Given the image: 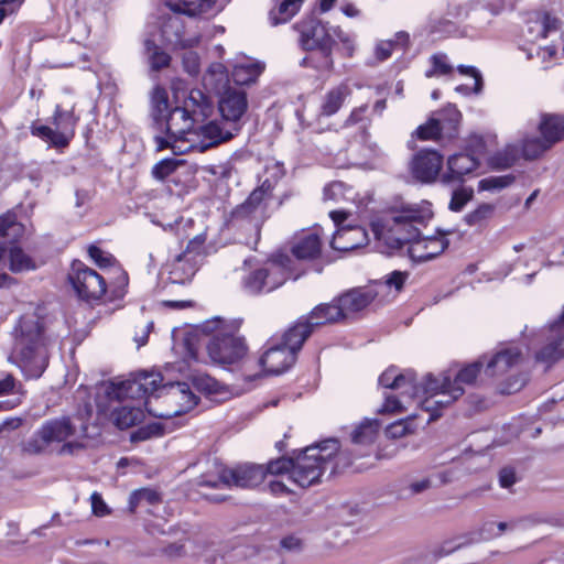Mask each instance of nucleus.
Masks as SVG:
<instances>
[{"label": "nucleus", "mask_w": 564, "mask_h": 564, "mask_svg": "<svg viewBox=\"0 0 564 564\" xmlns=\"http://www.w3.org/2000/svg\"><path fill=\"white\" fill-rule=\"evenodd\" d=\"M323 195L324 200L326 202H356L355 191L343 182H333L328 184L325 186Z\"/></svg>", "instance_id": "nucleus-46"}, {"label": "nucleus", "mask_w": 564, "mask_h": 564, "mask_svg": "<svg viewBox=\"0 0 564 564\" xmlns=\"http://www.w3.org/2000/svg\"><path fill=\"white\" fill-rule=\"evenodd\" d=\"M564 358V305L561 313L541 330V347L535 360L547 367Z\"/></svg>", "instance_id": "nucleus-16"}, {"label": "nucleus", "mask_w": 564, "mask_h": 564, "mask_svg": "<svg viewBox=\"0 0 564 564\" xmlns=\"http://www.w3.org/2000/svg\"><path fill=\"white\" fill-rule=\"evenodd\" d=\"M122 381L102 383L100 389L105 392V394L110 400L126 401V403H123L122 405L115 408L111 413L113 424L117 427L124 430V429H129V427L142 422V420L144 419V411L141 406V400L143 398H134V399H132L130 397L116 398L115 395H110L106 391V388L108 384H119Z\"/></svg>", "instance_id": "nucleus-21"}, {"label": "nucleus", "mask_w": 564, "mask_h": 564, "mask_svg": "<svg viewBox=\"0 0 564 564\" xmlns=\"http://www.w3.org/2000/svg\"><path fill=\"white\" fill-rule=\"evenodd\" d=\"M173 11L162 23L160 35L162 41L171 44L175 47H193L199 43L198 36L184 37V23L183 19L178 14L180 11L171 9Z\"/></svg>", "instance_id": "nucleus-24"}, {"label": "nucleus", "mask_w": 564, "mask_h": 564, "mask_svg": "<svg viewBox=\"0 0 564 564\" xmlns=\"http://www.w3.org/2000/svg\"><path fill=\"white\" fill-rule=\"evenodd\" d=\"M304 0H276V8L270 11L273 25L290 21L301 9Z\"/></svg>", "instance_id": "nucleus-44"}, {"label": "nucleus", "mask_w": 564, "mask_h": 564, "mask_svg": "<svg viewBox=\"0 0 564 564\" xmlns=\"http://www.w3.org/2000/svg\"><path fill=\"white\" fill-rule=\"evenodd\" d=\"M280 545L286 551L296 552L302 549L303 542L296 535H288L280 541Z\"/></svg>", "instance_id": "nucleus-63"}, {"label": "nucleus", "mask_w": 564, "mask_h": 564, "mask_svg": "<svg viewBox=\"0 0 564 564\" xmlns=\"http://www.w3.org/2000/svg\"><path fill=\"white\" fill-rule=\"evenodd\" d=\"M558 19L550 14H535L527 23L523 31L524 44L532 45L540 39H545L550 33L558 28Z\"/></svg>", "instance_id": "nucleus-31"}, {"label": "nucleus", "mask_w": 564, "mask_h": 564, "mask_svg": "<svg viewBox=\"0 0 564 564\" xmlns=\"http://www.w3.org/2000/svg\"><path fill=\"white\" fill-rule=\"evenodd\" d=\"M553 145L541 135V138H525L521 145L509 144L503 150L498 151L489 159V164L494 169H508L517 160L521 150L522 155L527 160H534L540 158L543 153L550 150Z\"/></svg>", "instance_id": "nucleus-17"}, {"label": "nucleus", "mask_w": 564, "mask_h": 564, "mask_svg": "<svg viewBox=\"0 0 564 564\" xmlns=\"http://www.w3.org/2000/svg\"><path fill=\"white\" fill-rule=\"evenodd\" d=\"M378 381L383 388L399 391L398 395L387 394L384 397V402L379 409L380 413H402L412 408L422 410L415 397L422 394L423 380L416 384L412 371L402 372L395 367H390L380 375Z\"/></svg>", "instance_id": "nucleus-9"}, {"label": "nucleus", "mask_w": 564, "mask_h": 564, "mask_svg": "<svg viewBox=\"0 0 564 564\" xmlns=\"http://www.w3.org/2000/svg\"><path fill=\"white\" fill-rule=\"evenodd\" d=\"M443 156L435 150H422L416 153L411 163L413 176L422 183L434 182L440 176Z\"/></svg>", "instance_id": "nucleus-23"}, {"label": "nucleus", "mask_w": 564, "mask_h": 564, "mask_svg": "<svg viewBox=\"0 0 564 564\" xmlns=\"http://www.w3.org/2000/svg\"><path fill=\"white\" fill-rule=\"evenodd\" d=\"M379 296V291L372 285L367 288L354 289L337 297L338 305L344 318L352 313L366 308L375 299Z\"/></svg>", "instance_id": "nucleus-25"}, {"label": "nucleus", "mask_w": 564, "mask_h": 564, "mask_svg": "<svg viewBox=\"0 0 564 564\" xmlns=\"http://www.w3.org/2000/svg\"><path fill=\"white\" fill-rule=\"evenodd\" d=\"M89 257L94 260L96 264L100 268H107L111 265L113 259L111 256L105 253L101 249L96 246H90L88 249Z\"/></svg>", "instance_id": "nucleus-60"}, {"label": "nucleus", "mask_w": 564, "mask_h": 564, "mask_svg": "<svg viewBox=\"0 0 564 564\" xmlns=\"http://www.w3.org/2000/svg\"><path fill=\"white\" fill-rule=\"evenodd\" d=\"M77 121L73 109L64 110L57 106L52 120L53 127L34 126L32 133L52 147L65 148L75 135Z\"/></svg>", "instance_id": "nucleus-15"}, {"label": "nucleus", "mask_w": 564, "mask_h": 564, "mask_svg": "<svg viewBox=\"0 0 564 564\" xmlns=\"http://www.w3.org/2000/svg\"><path fill=\"white\" fill-rule=\"evenodd\" d=\"M264 69V64L249 57H240L232 66V79L237 85H249L257 80Z\"/></svg>", "instance_id": "nucleus-34"}, {"label": "nucleus", "mask_w": 564, "mask_h": 564, "mask_svg": "<svg viewBox=\"0 0 564 564\" xmlns=\"http://www.w3.org/2000/svg\"><path fill=\"white\" fill-rule=\"evenodd\" d=\"M310 336V328L303 324H294L280 339L272 340L269 348L259 359V365L267 375H280L291 368L296 354Z\"/></svg>", "instance_id": "nucleus-10"}, {"label": "nucleus", "mask_w": 564, "mask_h": 564, "mask_svg": "<svg viewBox=\"0 0 564 564\" xmlns=\"http://www.w3.org/2000/svg\"><path fill=\"white\" fill-rule=\"evenodd\" d=\"M350 94L351 87L347 82L329 89L321 99L317 118L337 113Z\"/></svg>", "instance_id": "nucleus-32"}, {"label": "nucleus", "mask_w": 564, "mask_h": 564, "mask_svg": "<svg viewBox=\"0 0 564 564\" xmlns=\"http://www.w3.org/2000/svg\"><path fill=\"white\" fill-rule=\"evenodd\" d=\"M332 37L335 36L337 39L341 54L345 57H352L357 48L356 35L340 28H332Z\"/></svg>", "instance_id": "nucleus-53"}, {"label": "nucleus", "mask_w": 564, "mask_h": 564, "mask_svg": "<svg viewBox=\"0 0 564 564\" xmlns=\"http://www.w3.org/2000/svg\"><path fill=\"white\" fill-rule=\"evenodd\" d=\"M408 42L409 35L404 32L397 33L394 40H381L377 42L373 48L375 62L381 63L387 61L395 50L404 47Z\"/></svg>", "instance_id": "nucleus-43"}, {"label": "nucleus", "mask_w": 564, "mask_h": 564, "mask_svg": "<svg viewBox=\"0 0 564 564\" xmlns=\"http://www.w3.org/2000/svg\"><path fill=\"white\" fill-rule=\"evenodd\" d=\"M368 235L360 226L339 227L333 236L330 246L338 251H350L365 246Z\"/></svg>", "instance_id": "nucleus-29"}, {"label": "nucleus", "mask_w": 564, "mask_h": 564, "mask_svg": "<svg viewBox=\"0 0 564 564\" xmlns=\"http://www.w3.org/2000/svg\"><path fill=\"white\" fill-rule=\"evenodd\" d=\"M409 274L404 271H393L386 275L384 280L372 283V288L379 291L380 301L394 297L404 286Z\"/></svg>", "instance_id": "nucleus-36"}, {"label": "nucleus", "mask_w": 564, "mask_h": 564, "mask_svg": "<svg viewBox=\"0 0 564 564\" xmlns=\"http://www.w3.org/2000/svg\"><path fill=\"white\" fill-rule=\"evenodd\" d=\"M147 502L151 506L161 502V494L153 488H140L131 492L129 497V509L134 512L138 505Z\"/></svg>", "instance_id": "nucleus-50"}, {"label": "nucleus", "mask_w": 564, "mask_h": 564, "mask_svg": "<svg viewBox=\"0 0 564 564\" xmlns=\"http://www.w3.org/2000/svg\"><path fill=\"white\" fill-rule=\"evenodd\" d=\"M20 392L12 375L6 373L0 378V395Z\"/></svg>", "instance_id": "nucleus-62"}, {"label": "nucleus", "mask_w": 564, "mask_h": 564, "mask_svg": "<svg viewBox=\"0 0 564 564\" xmlns=\"http://www.w3.org/2000/svg\"><path fill=\"white\" fill-rule=\"evenodd\" d=\"M521 51L525 53L528 59L536 61V63L543 68L547 69L556 64L558 59V52L555 45H521Z\"/></svg>", "instance_id": "nucleus-35"}, {"label": "nucleus", "mask_w": 564, "mask_h": 564, "mask_svg": "<svg viewBox=\"0 0 564 564\" xmlns=\"http://www.w3.org/2000/svg\"><path fill=\"white\" fill-rule=\"evenodd\" d=\"M514 181V177L510 174L500 176H488L478 182L479 192H499L510 186Z\"/></svg>", "instance_id": "nucleus-52"}, {"label": "nucleus", "mask_w": 564, "mask_h": 564, "mask_svg": "<svg viewBox=\"0 0 564 564\" xmlns=\"http://www.w3.org/2000/svg\"><path fill=\"white\" fill-rule=\"evenodd\" d=\"M321 238L317 228L301 232L292 246V253L297 259H314L321 252Z\"/></svg>", "instance_id": "nucleus-33"}, {"label": "nucleus", "mask_w": 564, "mask_h": 564, "mask_svg": "<svg viewBox=\"0 0 564 564\" xmlns=\"http://www.w3.org/2000/svg\"><path fill=\"white\" fill-rule=\"evenodd\" d=\"M283 263L278 260L269 261L264 267L250 272L243 279V288L250 294L270 292L282 285L288 279Z\"/></svg>", "instance_id": "nucleus-18"}, {"label": "nucleus", "mask_w": 564, "mask_h": 564, "mask_svg": "<svg viewBox=\"0 0 564 564\" xmlns=\"http://www.w3.org/2000/svg\"><path fill=\"white\" fill-rule=\"evenodd\" d=\"M540 133L554 145L564 139V116L544 115L539 124Z\"/></svg>", "instance_id": "nucleus-41"}, {"label": "nucleus", "mask_w": 564, "mask_h": 564, "mask_svg": "<svg viewBox=\"0 0 564 564\" xmlns=\"http://www.w3.org/2000/svg\"><path fill=\"white\" fill-rule=\"evenodd\" d=\"M91 501V510L93 513L97 517H105L110 513V509L107 503L104 501L102 497L98 492H93L90 496Z\"/></svg>", "instance_id": "nucleus-61"}, {"label": "nucleus", "mask_w": 564, "mask_h": 564, "mask_svg": "<svg viewBox=\"0 0 564 564\" xmlns=\"http://www.w3.org/2000/svg\"><path fill=\"white\" fill-rule=\"evenodd\" d=\"M204 243L205 237L198 235L188 242L185 251L174 258L170 271L173 282L185 283L194 276L203 257Z\"/></svg>", "instance_id": "nucleus-19"}, {"label": "nucleus", "mask_w": 564, "mask_h": 564, "mask_svg": "<svg viewBox=\"0 0 564 564\" xmlns=\"http://www.w3.org/2000/svg\"><path fill=\"white\" fill-rule=\"evenodd\" d=\"M457 69L462 75L471 77L474 80V85L473 87H469L467 85H458L456 86L455 91L463 95H469L471 91L475 94H479L482 88V77L480 73L473 66L459 65Z\"/></svg>", "instance_id": "nucleus-51"}, {"label": "nucleus", "mask_w": 564, "mask_h": 564, "mask_svg": "<svg viewBox=\"0 0 564 564\" xmlns=\"http://www.w3.org/2000/svg\"><path fill=\"white\" fill-rule=\"evenodd\" d=\"M150 98V113L152 119L155 122V126L159 124L167 113L173 109L170 105L169 93L167 90L156 85L152 88L149 95Z\"/></svg>", "instance_id": "nucleus-37"}, {"label": "nucleus", "mask_w": 564, "mask_h": 564, "mask_svg": "<svg viewBox=\"0 0 564 564\" xmlns=\"http://www.w3.org/2000/svg\"><path fill=\"white\" fill-rule=\"evenodd\" d=\"M184 70L191 76H197L200 72V58L194 51H187L182 56Z\"/></svg>", "instance_id": "nucleus-58"}, {"label": "nucleus", "mask_w": 564, "mask_h": 564, "mask_svg": "<svg viewBox=\"0 0 564 564\" xmlns=\"http://www.w3.org/2000/svg\"><path fill=\"white\" fill-rule=\"evenodd\" d=\"M485 365V358L466 365L458 371L447 370L437 376L429 373L423 378L422 394L415 398L423 411L430 413L431 422L441 412L465 393V387L473 386Z\"/></svg>", "instance_id": "nucleus-4"}, {"label": "nucleus", "mask_w": 564, "mask_h": 564, "mask_svg": "<svg viewBox=\"0 0 564 564\" xmlns=\"http://www.w3.org/2000/svg\"><path fill=\"white\" fill-rule=\"evenodd\" d=\"M240 324L219 317L207 319L194 328L195 335L210 337L207 352L213 362L229 366L245 359L248 347L245 338L239 335Z\"/></svg>", "instance_id": "nucleus-8"}, {"label": "nucleus", "mask_w": 564, "mask_h": 564, "mask_svg": "<svg viewBox=\"0 0 564 564\" xmlns=\"http://www.w3.org/2000/svg\"><path fill=\"white\" fill-rule=\"evenodd\" d=\"M159 372H140L119 384H108L106 391L116 398H145L149 414L161 419L182 415L197 405V397L187 383H162Z\"/></svg>", "instance_id": "nucleus-2"}, {"label": "nucleus", "mask_w": 564, "mask_h": 564, "mask_svg": "<svg viewBox=\"0 0 564 564\" xmlns=\"http://www.w3.org/2000/svg\"><path fill=\"white\" fill-rule=\"evenodd\" d=\"M178 100V95H176ZM178 102V101H176ZM213 112V105L199 89L189 90L159 124L153 135L154 148L158 152L170 149L180 154L176 147L188 145L189 132L195 123L206 120Z\"/></svg>", "instance_id": "nucleus-3"}, {"label": "nucleus", "mask_w": 564, "mask_h": 564, "mask_svg": "<svg viewBox=\"0 0 564 564\" xmlns=\"http://www.w3.org/2000/svg\"><path fill=\"white\" fill-rule=\"evenodd\" d=\"M296 29L300 33L302 47L314 51L308 57L304 58V63L321 70L330 69L333 67L332 28L314 17H307L296 24Z\"/></svg>", "instance_id": "nucleus-11"}, {"label": "nucleus", "mask_w": 564, "mask_h": 564, "mask_svg": "<svg viewBox=\"0 0 564 564\" xmlns=\"http://www.w3.org/2000/svg\"><path fill=\"white\" fill-rule=\"evenodd\" d=\"M380 423L376 419H365L355 429L351 440L355 444H371L378 436Z\"/></svg>", "instance_id": "nucleus-45"}, {"label": "nucleus", "mask_w": 564, "mask_h": 564, "mask_svg": "<svg viewBox=\"0 0 564 564\" xmlns=\"http://www.w3.org/2000/svg\"><path fill=\"white\" fill-rule=\"evenodd\" d=\"M264 185L265 183L249 195L241 206V213L251 215L253 218L264 217L268 207V191L270 184H268L267 188H264Z\"/></svg>", "instance_id": "nucleus-40"}, {"label": "nucleus", "mask_w": 564, "mask_h": 564, "mask_svg": "<svg viewBox=\"0 0 564 564\" xmlns=\"http://www.w3.org/2000/svg\"><path fill=\"white\" fill-rule=\"evenodd\" d=\"M471 188L462 187L454 191L449 202V209L453 212L462 210L463 207L471 199Z\"/></svg>", "instance_id": "nucleus-57"}, {"label": "nucleus", "mask_w": 564, "mask_h": 564, "mask_svg": "<svg viewBox=\"0 0 564 564\" xmlns=\"http://www.w3.org/2000/svg\"><path fill=\"white\" fill-rule=\"evenodd\" d=\"M338 456V441L330 438L307 446L294 459L282 457L270 462L267 469L271 475L286 474L293 484L306 488L318 482L326 469L332 468L335 471Z\"/></svg>", "instance_id": "nucleus-5"}, {"label": "nucleus", "mask_w": 564, "mask_h": 564, "mask_svg": "<svg viewBox=\"0 0 564 564\" xmlns=\"http://www.w3.org/2000/svg\"><path fill=\"white\" fill-rule=\"evenodd\" d=\"M521 356V350L517 347L500 349L486 361L485 373L492 378L503 377L519 365Z\"/></svg>", "instance_id": "nucleus-26"}, {"label": "nucleus", "mask_w": 564, "mask_h": 564, "mask_svg": "<svg viewBox=\"0 0 564 564\" xmlns=\"http://www.w3.org/2000/svg\"><path fill=\"white\" fill-rule=\"evenodd\" d=\"M237 131L229 124L210 120L208 122L200 121L195 123L194 130L189 132L187 141L188 145L176 147L178 153H187L191 151L204 152L209 148L216 147L223 142L230 140Z\"/></svg>", "instance_id": "nucleus-14"}, {"label": "nucleus", "mask_w": 564, "mask_h": 564, "mask_svg": "<svg viewBox=\"0 0 564 564\" xmlns=\"http://www.w3.org/2000/svg\"><path fill=\"white\" fill-rule=\"evenodd\" d=\"M416 414H411L406 419L399 420L387 426L386 429V435L389 438H401L408 434H411L414 432L415 427L412 423V417Z\"/></svg>", "instance_id": "nucleus-54"}, {"label": "nucleus", "mask_w": 564, "mask_h": 564, "mask_svg": "<svg viewBox=\"0 0 564 564\" xmlns=\"http://www.w3.org/2000/svg\"><path fill=\"white\" fill-rule=\"evenodd\" d=\"M268 469L258 465H241L219 471V482L226 487L249 488L261 484Z\"/></svg>", "instance_id": "nucleus-22"}, {"label": "nucleus", "mask_w": 564, "mask_h": 564, "mask_svg": "<svg viewBox=\"0 0 564 564\" xmlns=\"http://www.w3.org/2000/svg\"><path fill=\"white\" fill-rule=\"evenodd\" d=\"M527 382L522 373H511L506 380L499 383V391L503 394H511L521 390Z\"/></svg>", "instance_id": "nucleus-55"}, {"label": "nucleus", "mask_w": 564, "mask_h": 564, "mask_svg": "<svg viewBox=\"0 0 564 564\" xmlns=\"http://www.w3.org/2000/svg\"><path fill=\"white\" fill-rule=\"evenodd\" d=\"M161 429L158 424H150L145 427H141L131 434L132 442L145 441L151 436L161 435Z\"/></svg>", "instance_id": "nucleus-59"}, {"label": "nucleus", "mask_w": 564, "mask_h": 564, "mask_svg": "<svg viewBox=\"0 0 564 564\" xmlns=\"http://www.w3.org/2000/svg\"><path fill=\"white\" fill-rule=\"evenodd\" d=\"M430 68L425 70L427 78L449 76L454 72V67L448 62L447 55L443 53L432 55L430 57Z\"/></svg>", "instance_id": "nucleus-49"}, {"label": "nucleus", "mask_w": 564, "mask_h": 564, "mask_svg": "<svg viewBox=\"0 0 564 564\" xmlns=\"http://www.w3.org/2000/svg\"><path fill=\"white\" fill-rule=\"evenodd\" d=\"M70 282L76 290L77 294L86 301H98L104 296L108 301L121 299L124 295V284L127 278L122 275L121 285L110 288L108 290L106 279L97 273L95 270L85 267L82 263L74 264Z\"/></svg>", "instance_id": "nucleus-13"}, {"label": "nucleus", "mask_w": 564, "mask_h": 564, "mask_svg": "<svg viewBox=\"0 0 564 564\" xmlns=\"http://www.w3.org/2000/svg\"><path fill=\"white\" fill-rule=\"evenodd\" d=\"M87 437V424L82 417L63 416L43 423L23 449L35 455L44 453L53 444H62L59 454L70 455L86 446Z\"/></svg>", "instance_id": "nucleus-7"}, {"label": "nucleus", "mask_w": 564, "mask_h": 564, "mask_svg": "<svg viewBox=\"0 0 564 564\" xmlns=\"http://www.w3.org/2000/svg\"><path fill=\"white\" fill-rule=\"evenodd\" d=\"M12 336L9 361L19 367L25 378H40L48 365L47 337L42 319L33 313L21 316Z\"/></svg>", "instance_id": "nucleus-6"}, {"label": "nucleus", "mask_w": 564, "mask_h": 564, "mask_svg": "<svg viewBox=\"0 0 564 564\" xmlns=\"http://www.w3.org/2000/svg\"><path fill=\"white\" fill-rule=\"evenodd\" d=\"M248 108L246 91L241 88L227 87L218 95V109L223 121L238 132L240 120Z\"/></svg>", "instance_id": "nucleus-20"}, {"label": "nucleus", "mask_w": 564, "mask_h": 564, "mask_svg": "<svg viewBox=\"0 0 564 564\" xmlns=\"http://www.w3.org/2000/svg\"><path fill=\"white\" fill-rule=\"evenodd\" d=\"M181 164V161L174 159H164L158 162L152 169V175L156 180H164L169 175H171L177 166Z\"/></svg>", "instance_id": "nucleus-56"}, {"label": "nucleus", "mask_w": 564, "mask_h": 564, "mask_svg": "<svg viewBox=\"0 0 564 564\" xmlns=\"http://www.w3.org/2000/svg\"><path fill=\"white\" fill-rule=\"evenodd\" d=\"M215 3L216 0H177L170 7L184 14L195 17L208 12Z\"/></svg>", "instance_id": "nucleus-47"}, {"label": "nucleus", "mask_w": 564, "mask_h": 564, "mask_svg": "<svg viewBox=\"0 0 564 564\" xmlns=\"http://www.w3.org/2000/svg\"><path fill=\"white\" fill-rule=\"evenodd\" d=\"M23 225L18 223L15 216L7 214L0 217V288L6 286L9 276L3 271L7 267L4 254L9 253V268L12 272H22L34 268L32 259L26 256L14 242L22 237Z\"/></svg>", "instance_id": "nucleus-12"}, {"label": "nucleus", "mask_w": 564, "mask_h": 564, "mask_svg": "<svg viewBox=\"0 0 564 564\" xmlns=\"http://www.w3.org/2000/svg\"><path fill=\"white\" fill-rule=\"evenodd\" d=\"M229 78L226 67L221 63H212L203 76V84L206 89L221 94L229 86Z\"/></svg>", "instance_id": "nucleus-38"}, {"label": "nucleus", "mask_w": 564, "mask_h": 564, "mask_svg": "<svg viewBox=\"0 0 564 564\" xmlns=\"http://www.w3.org/2000/svg\"><path fill=\"white\" fill-rule=\"evenodd\" d=\"M479 166L478 160L467 153H457L448 158L447 170L442 174L444 184L458 183L464 176L474 172Z\"/></svg>", "instance_id": "nucleus-27"}, {"label": "nucleus", "mask_w": 564, "mask_h": 564, "mask_svg": "<svg viewBox=\"0 0 564 564\" xmlns=\"http://www.w3.org/2000/svg\"><path fill=\"white\" fill-rule=\"evenodd\" d=\"M495 209V205L482 203L477 208L465 215V223L470 227H482L492 218Z\"/></svg>", "instance_id": "nucleus-48"}, {"label": "nucleus", "mask_w": 564, "mask_h": 564, "mask_svg": "<svg viewBox=\"0 0 564 564\" xmlns=\"http://www.w3.org/2000/svg\"><path fill=\"white\" fill-rule=\"evenodd\" d=\"M517 481L516 473L512 468H502L499 473V484L502 488H510Z\"/></svg>", "instance_id": "nucleus-64"}, {"label": "nucleus", "mask_w": 564, "mask_h": 564, "mask_svg": "<svg viewBox=\"0 0 564 564\" xmlns=\"http://www.w3.org/2000/svg\"><path fill=\"white\" fill-rule=\"evenodd\" d=\"M433 217L432 205L427 200L419 203H397L384 209L371 221L375 238L391 252L409 246L412 260L423 262L434 259L448 247L447 235L452 230L440 231L438 236L420 237L419 226Z\"/></svg>", "instance_id": "nucleus-1"}, {"label": "nucleus", "mask_w": 564, "mask_h": 564, "mask_svg": "<svg viewBox=\"0 0 564 564\" xmlns=\"http://www.w3.org/2000/svg\"><path fill=\"white\" fill-rule=\"evenodd\" d=\"M341 319H344V316L338 305V302L335 299L330 303L319 304L315 306L308 316L300 318L295 324L306 325L310 328L311 334L314 327L316 326L328 323H336Z\"/></svg>", "instance_id": "nucleus-30"}, {"label": "nucleus", "mask_w": 564, "mask_h": 564, "mask_svg": "<svg viewBox=\"0 0 564 564\" xmlns=\"http://www.w3.org/2000/svg\"><path fill=\"white\" fill-rule=\"evenodd\" d=\"M143 46L144 55L152 70H160L170 65V55L158 45L154 35L145 37Z\"/></svg>", "instance_id": "nucleus-42"}, {"label": "nucleus", "mask_w": 564, "mask_h": 564, "mask_svg": "<svg viewBox=\"0 0 564 564\" xmlns=\"http://www.w3.org/2000/svg\"><path fill=\"white\" fill-rule=\"evenodd\" d=\"M193 386L199 392L209 395L215 401H225L229 398L230 392L225 386L208 375H197L193 378Z\"/></svg>", "instance_id": "nucleus-39"}, {"label": "nucleus", "mask_w": 564, "mask_h": 564, "mask_svg": "<svg viewBox=\"0 0 564 564\" xmlns=\"http://www.w3.org/2000/svg\"><path fill=\"white\" fill-rule=\"evenodd\" d=\"M449 116L448 121L431 118L415 130L416 137L421 140H434L443 134L452 135V132L456 131L460 113L457 109L453 108L449 110Z\"/></svg>", "instance_id": "nucleus-28"}]
</instances>
